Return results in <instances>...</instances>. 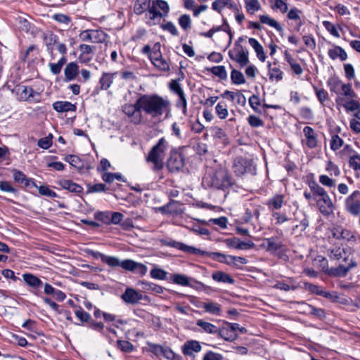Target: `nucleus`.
Returning <instances> with one entry per match:
<instances>
[{
    "label": "nucleus",
    "mask_w": 360,
    "mask_h": 360,
    "mask_svg": "<svg viewBox=\"0 0 360 360\" xmlns=\"http://www.w3.org/2000/svg\"><path fill=\"white\" fill-rule=\"evenodd\" d=\"M153 278L158 280H165L167 278V271L160 268H153L150 272Z\"/></svg>",
    "instance_id": "obj_54"
},
{
    "label": "nucleus",
    "mask_w": 360,
    "mask_h": 360,
    "mask_svg": "<svg viewBox=\"0 0 360 360\" xmlns=\"http://www.w3.org/2000/svg\"><path fill=\"white\" fill-rule=\"evenodd\" d=\"M58 184L63 189L72 193H79L83 191L82 187L69 179H60L58 181Z\"/></svg>",
    "instance_id": "obj_26"
},
{
    "label": "nucleus",
    "mask_w": 360,
    "mask_h": 360,
    "mask_svg": "<svg viewBox=\"0 0 360 360\" xmlns=\"http://www.w3.org/2000/svg\"><path fill=\"white\" fill-rule=\"evenodd\" d=\"M79 74V66L75 62H70L64 69L65 81L70 82L76 79Z\"/></svg>",
    "instance_id": "obj_22"
},
{
    "label": "nucleus",
    "mask_w": 360,
    "mask_h": 360,
    "mask_svg": "<svg viewBox=\"0 0 360 360\" xmlns=\"http://www.w3.org/2000/svg\"><path fill=\"white\" fill-rule=\"evenodd\" d=\"M339 101H340L342 107L344 108L347 112L355 110L359 111L360 110V103L358 101H356L354 98H353V99L349 102H345V103H343L344 101L342 99H339Z\"/></svg>",
    "instance_id": "obj_46"
},
{
    "label": "nucleus",
    "mask_w": 360,
    "mask_h": 360,
    "mask_svg": "<svg viewBox=\"0 0 360 360\" xmlns=\"http://www.w3.org/2000/svg\"><path fill=\"white\" fill-rule=\"evenodd\" d=\"M215 111L219 118L221 120L226 119L229 115L227 105L224 103H217L215 106Z\"/></svg>",
    "instance_id": "obj_51"
},
{
    "label": "nucleus",
    "mask_w": 360,
    "mask_h": 360,
    "mask_svg": "<svg viewBox=\"0 0 360 360\" xmlns=\"http://www.w3.org/2000/svg\"><path fill=\"white\" fill-rule=\"evenodd\" d=\"M22 278L27 285L34 289L39 288L42 285V281L38 277L32 274H24L22 275Z\"/></svg>",
    "instance_id": "obj_36"
},
{
    "label": "nucleus",
    "mask_w": 360,
    "mask_h": 360,
    "mask_svg": "<svg viewBox=\"0 0 360 360\" xmlns=\"http://www.w3.org/2000/svg\"><path fill=\"white\" fill-rule=\"evenodd\" d=\"M169 144L168 141L162 137L160 139L158 143L150 149L146 157L147 163L151 165V169L158 172L161 171L165 165V158L166 153L169 150Z\"/></svg>",
    "instance_id": "obj_2"
},
{
    "label": "nucleus",
    "mask_w": 360,
    "mask_h": 360,
    "mask_svg": "<svg viewBox=\"0 0 360 360\" xmlns=\"http://www.w3.org/2000/svg\"><path fill=\"white\" fill-rule=\"evenodd\" d=\"M172 281L174 283L183 286H189V278L183 274H174L172 276Z\"/></svg>",
    "instance_id": "obj_56"
},
{
    "label": "nucleus",
    "mask_w": 360,
    "mask_h": 360,
    "mask_svg": "<svg viewBox=\"0 0 360 360\" xmlns=\"http://www.w3.org/2000/svg\"><path fill=\"white\" fill-rule=\"evenodd\" d=\"M142 112L152 117H159L170 110V102L166 97L158 94H145L139 98Z\"/></svg>",
    "instance_id": "obj_1"
},
{
    "label": "nucleus",
    "mask_w": 360,
    "mask_h": 360,
    "mask_svg": "<svg viewBox=\"0 0 360 360\" xmlns=\"http://www.w3.org/2000/svg\"><path fill=\"white\" fill-rule=\"evenodd\" d=\"M199 307L204 309L206 312L213 315L220 316L221 314V307L217 302L207 301L201 303Z\"/></svg>",
    "instance_id": "obj_27"
},
{
    "label": "nucleus",
    "mask_w": 360,
    "mask_h": 360,
    "mask_svg": "<svg viewBox=\"0 0 360 360\" xmlns=\"http://www.w3.org/2000/svg\"><path fill=\"white\" fill-rule=\"evenodd\" d=\"M39 193L41 195H45L50 198L57 197V194L55 191L51 190L47 186H40L37 187Z\"/></svg>",
    "instance_id": "obj_64"
},
{
    "label": "nucleus",
    "mask_w": 360,
    "mask_h": 360,
    "mask_svg": "<svg viewBox=\"0 0 360 360\" xmlns=\"http://www.w3.org/2000/svg\"><path fill=\"white\" fill-rule=\"evenodd\" d=\"M122 111L134 124H138L141 122L142 110L139 106V99L134 104H124L122 106Z\"/></svg>",
    "instance_id": "obj_11"
},
{
    "label": "nucleus",
    "mask_w": 360,
    "mask_h": 360,
    "mask_svg": "<svg viewBox=\"0 0 360 360\" xmlns=\"http://www.w3.org/2000/svg\"><path fill=\"white\" fill-rule=\"evenodd\" d=\"M202 349L199 342L190 340L186 342L182 346V352L186 356H192L195 352H199Z\"/></svg>",
    "instance_id": "obj_24"
},
{
    "label": "nucleus",
    "mask_w": 360,
    "mask_h": 360,
    "mask_svg": "<svg viewBox=\"0 0 360 360\" xmlns=\"http://www.w3.org/2000/svg\"><path fill=\"white\" fill-rule=\"evenodd\" d=\"M343 143V140L338 135L333 134L331 136L330 142V149L333 151H336L342 146Z\"/></svg>",
    "instance_id": "obj_53"
},
{
    "label": "nucleus",
    "mask_w": 360,
    "mask_h": 360,
    "mask_svg": "<svg viewBox=\"0 0 360 360\" xmlns=\"http://www.w3.org/2000/svg\"><path fill=\"white\" fill-rule=\"evenodd\" d=\"M154 50L150 54L149 58L153 65L159 70L168 72L170 70V65L168 61L162 57L160 52V44L156 43L153 47Z\"/></svg>",
    "instance_id": "obj_10"
},
{
    "label": "nucleus",
    "mask_w": 360,
    "mask_h": 360,
    "mask_svg": "<svg viewBox=\"0 0 360 360\" xmlns=\"http://www.w3.org/2000/svg\"><path fill=\"white\" fill-rule=\"evenodd\" d=\"M163 244L167 246L172 247L177 250H181L183 252L193 255H198L199 253H202L200 249L194 248L193 246H189L183 243L177 242L173 240H165L163 242Z\"/></svg>",
    "instance_id": "obj_17"
},
{
    "label": "nucleus",
    "mask_w": 360,
    "mask_h": 360,
    "mask_svg": "<svg viewBox=\"0 0 360 360\" xmlns=\"http://www.w3.org/2000/svg\"><path fill=\"white\" fill-rule=\"evenodd\" d=\"M137 262L132 259H125L121 262V267L127 271H134L136 270Z\"/></svg>",
    "instance_id": "obj_63"
},
{
    "label": "nucleus",
    "mask_w": 360,
    "mask_h": 360,
    "mask_svg": "<svg viewBox=\"0 0 360 360\" xmlns=\"http://www.w3.org/2000/svg\"><path fill=\"white\" fill-rule=\"evenodd\" d=\"M140 284L143 290H150L155 294H161L164 292L163 287L153 283L143 281Z\"/></svg>",
    "instance_id": "obj_41"
},
{
    "label": "nucleus",
    "mask_w": 360,
    "mask_h": 360,
    "mask_svg": "<svg viewBox=\"0 0 360 360\" xmlns=\"http://www.w3.org/2000/svg\"><path fill=\"white\" fill-rule=\"evenodd\" d=\"M169 6L164 0H155L152 1V6L146 11L145 18L146 23L149 26L159 24L162 17L167 15Z\"/></svg>",
    "instance_id": "obj_4"
},
{
    "label": "nucleus",
    "mask_w": 360,
    "mask_h": 360,
    "mask_svg": "<svg viewBox=\"0 0 360 360\" xmlns=\"http://www.w3.org/2000/svg\"><path fill=\"white\" fill-rule=\"evenodd\" d=\"M326 171L329 174L330 176H339L340 175V169L339 167L330 160L326 162Z\"/></svg>",
    "instance_id": "obj_48"
},
{
    "label": "nucleus",
    "mask_w": 360,
    "mask_h": 360,
    "mask_svg": "<svg viewBox=\"0 0 360 360\" xmlns=\"http://www.w3.org/2000/svg\"><path fill=\"white\" fill-rule=\"evenodd\" d=\"M184 166V159L181 153L172 150L167 162V167L171 172H179Z\"/></svg>",
    "instance_id": "obj_13"
},
{
    "label": "nucleus",
    "mask_w": 360,
    "mask_h": 360,
    "mask_svg": "<svg viewBox=\"0 0 360 360\" xmlns=\"http://www.w3.org/2000/svg\"><path fill=\"white\" fill-rule=\"evenodd\" d=\"M117 73L103 72L99 79V84L102 90H107L113 82L114 76Z\"/></svg>",
    "instance_id": "obj_35"
},
{
    "label": "nucleus",
    "mask_w": 360,
    "mask_h": 360,
    "mask_svg": "<svg viewBox=\"0 0 360 360\" xmlns=\"http://www.w3.org/2000/svg\"><path fill=\"white\" fill-rule=\"evenodd\" d=\"M95 49L94 46L88 44H81L79 47L80 51L79 60L82 63H88L93 58V53Z\"/></svg>",
    "instance_id": "obj_20"
},
{
    "label": "nucleus",
    "mask_w": 360,
    "mask_h": 360,
    "mask_svg": "<svg viewBox=\"0 0 360 360\" xmlns=\"http://www.w3.org/2000/svg\"><path fill=\"white\" fill-rule=\"evenodd\" d=\"M169 89L176 94L178 96H181L184 94V92L179 82L176 79H172L169 84Z\"/></svg>",
    "instance_id": "obj_61"
},
{
    "label": "nucleus",
    "mask_w": 360,
    "mask_h": 360,
    "mask_svg": "<svg viewBox=\"0 0 360 360\" xmlns=\"http://www.w3.org/2000/svg\"><path fill=\"white\" fill-rule=\"evenodd\" d=\"M229 58L240 67H245L249 63V53L238 41H236L233 49L229 51Z\"/></svg>",
    "instance_id": "obj_7"
},
{
    "label": "nucleus",
    "mask_w": 360,
    "mask_h": 360,
    "mask_svg": "<svg viewBox=\"0 0 360 360\" xmlns=\"http://www.w3.org/2000/svg\"><path fill=\"white\" fill-rule=\"evenodd\" d=\"M305 143L309 148H314L318 146V135L311 127L306 126L303 129Z\"/></svg>",
    "instance_id": "obj_18"
},
{
    "label": "nucleus",
    "mask_w": 360,
    "mask_h": 360,
    "mask_svg": "<svg viewBox=\"0 0 360 360\" xmlns=\"http://www.w3.org/2000/svg\"><path fill=\"white\" fill-rule=\"evenodd\" d=\"M143 295L134 290L133 288H127L125 292L122 295V299L127 303L136 304L141 300Z\"/></svg>",
    "instance_id": "obj_21"
},
{
    "label": "nucleus",
    "mask_w": 360,
    "mask_h": 360,
    "mask_svg": "<svg viewBox=\"0 0 360 360\" xmlns=\"http://www.w3.org/2000/svg\"><path fill=\"white\" fill-rule=\"evenodd\" d=\"M310 191L314 193V200L319 212L323 216L333 214L335 206L328 192L316 182L309 184Z\"/></svg>",
    "instance_id": "obj_3"
},
{
    "label": "nucleus",
    "mask_w": 360,
    "mask_h": 360,
    "mask_svg": "<svg viewBox=\"0 0 360 360\" xmlns=\"http://www.w3.org/2000/svg\"><path fill=\"white\" fill-rule=\"evenodd\" d=\"M217 335L224 340L229 342H233L238 338V335L233 333L229 326L228 327L218 328Z\"/></svg>",
    "instance_id": "obj_30"
},
{
    "label": "nucleus",
    "mask_w": 360,
    "mask_h": 360,
    "mask_svg": "<svg viewBox=\"0 0 360 360\" xmlns=\"http://www.w3.org/2000/svg\"><path fill=\"white\" fill-rule=\"evenodd\" d=\"M269 68V76L271 80L275 79L278 82L283 79V72L280 70V68L275 67L271 68V63L268 64Z\"/></svg>",
    "instance_id": "obj_47"
},
{
    "label": "nucleus",
    "mask_w": 360,
    "mask_h": 360,
    "mask_svg": "<svg viewBox=\"0 0 360 360\" xmlns=\"http://www.w3.org/2000/svg\"><path fill=\"white\" fill-rule=\"evenodd\" d=\"M202 253H199L198 255L210 257L219 262L224 263L229 265L231 264V255H226L221 252H209L203 250H202Z\"/></svg>",
    "instance_id": "obj_25"
},
{
    "label": "nucleus",
    "mask_w": 360,
    "mask_h": 360,
    "mask_svg": "<svg viewBox=\"0 0 360 360\" xmlns=\"http://www.w3.org/2000/svg\"><path fill=\"white\" fill-rule=\"evenodd\" d=\"M228 247L233 248L238 250H248L255 247V243L250 240L248 242L241 241L239 238H232L225 240Z\"/></svg>",
    "instance_id": "obj_19"
},
{
    "label": "nucleus",
    "mask_w": 360,
    "mask_h": 360,
    "mask_svg": "<svg viewBox=\"0 0 360 360\" xmlns=\"http://www.w3.org/2000/svg\"><path fill=\"white\" fill-rule=\"evenodd\" d=\"M284 202V195L282 194H277L270 198L267 202V205L269 207H272L275 210H279L281 208Z\"/></svg>",
    "instance_id": "obj_40"
},
{
    "label": "nucleus",
    "mask_w": 360,
    "mask_h": 360,
    "mask_svg": "<svg viewBox=\"0 0 360 360\" xmlns=\"http://www.w3.org/2000/svg\"><path fill=\"white\" fill-rule=\"evenodd\" d=\"M212 278L214 281L218 283H230L233 284L234 283V279L231 278L228 274H226L223 271H216L212 274Z\"/></svg>",
    "instance_id": "obj_38"
},
{
    "label": "nucleus",
    "mask_w": 360,
    "mask_h": 360,
    "mask_svg": "<svg viewBox=\"0 0 360 360\" xmlns=\"http://www.w3.org/2000/svg\"><path fill=\"white\" fill-rule=\"evenodd\" d=\"M356 266V262L351 259L347 266L339 265L337 268L331 269L329 274L335 276H345L351 269Z\"/></svg>",
    "instance_id": "obj_28"
},
{
    "label": "nucleus",
    "mask_w": 360,
    "mask_h": 360,
    "mask_svg": "<svg viewBox=\"0 0 360 360\" xmlns=\"http://www.w3.org/2000/svg\"><path fill=\"white\" fill-rule=\"evenodd\" d=\"M111 212H97L94 214L96 219L102 221L105 224H110Z\"/></svg>",
    "instance_id": "obj_57"
},
{
    "label": "nucleus",
    "mask_w": 360,
    "mask_h": 360,
    "mask_svg": "<svg viewBox=\"0 0 360 360\" xmlns=\"http://www.w3.org/2000/svg\"><path fill=\"white\" fill-rule=\"evenodd\" d=\"M117 347L124 352H131L134 349V346L126 340H117Z\"/></svg>",
    "instance_id": "obj_59"
},
{
    "label": "nucleus",
    "mask_w": 360,
    "mask_h": 360,
    "mask_svg": "<svg viewBox=\"0 0 360 360\" xmlns=\"http://www.w3.org/2000/svg\"><path fill=\"white\" fill-rule=\"evenodd\" d=\"M328 55L332 60L339 58L341 61H345L347 58V54L345 51L339 46H334L333 48L329 49Z\"/></svg>",
    "instance_id": "obj_29"
},
{
    "label": "nucleus",
    "mask_w": 360,
    "mask_h": 360,
    "mask_svg": "<svg viewBox=\"0 0 360 360\" xmlns=\"http://www.w3.org/2000/svg\"><path fill=\"white\" fill-rule=\"evenodd\" d=\"M67 58L65 56H63L57 63H49L50 71L53 75H58L62 70L63 66L66 63Z\"/></svg>",
    "instance_id": "obj_45"
},
{
    "label": "nucleus",
    "mask_w": 360,
    "mask_h": 360,
    "mask_svg": "<svg viewBox=\"0 0 360 360\" xmlns=\"http://www.w3.org/2000/svg\"><path fill=\"white\" fill-rule=\"evenodd\" d=\"M248 42L255 50L258 59L262 62L265 61L266 57L264 51V49L259 42L255 38H249Z\"/></svg>",
    "instance_id": "obj_31"
},
{
    "label": "nucleus",
    "mask_w": 360,
    "mask_h": 360,
    "mask_svg": "<svg viewBox=\"0 0 360 360\" xmlns=\"http://www.w3.org/2000/svg\"><path fill=\"white\" fill-rule=\"evenodd\" d=\"M328 86L331 93H334L339 96L344 94L345 96H352L353 89L350 84H345L338 77H330L327 81Z\"/></svg>",
    "instance_id": "obj_6"
},
{
    "label": "nucleus",
    "mask_w": 360,
    "mask_h": 360,
    "mask_svg": "<svg viewBox=\"0 0 360 360\" xmlns=\"http://www.w3.org/2000/svg\"><path fill=\"white\" fill-rule=\"evenodd\" d=\"M319 183L326 187L333 188L336 185V181L334 179L326 174H321L319 176Z\"/></svg>",
    "instance_id": "obj_50"
},
{
    "label": "nucleus",
    "mask_w": 360,
    "mask_h": 360,
    "mask_svg": "<svg viewBox=\"0 0 360 360\" xmlns=\"http://www.w3.org/2000/svg\"><path fill=\"white\" fill-rule=\"evenodd\" d=\"M233 184V181L224 169H219L215 172L211 178V186L217 189H226Z\"/></svg>",
    "instance_id": "obj_5"
},
{
    "label": "nucleus",
    "mask_w": 360,
    "mask_h": 360,
    "mask_svg": "<svg viewBox=\"0 0 360 360\" xmlns=\"http://www.w3.org/2000/svg\"><path fill=\"white\" fill-rule=\"evenodd\" d=\"M265 245L266 250L271 252H275L282 247L281 242L274 238H266Z\"/></svg>",
    "instance_id": "obj_44"
},
{
    "label": "nucleus",
    "mask_w": 360,
    "mask_h": 360,
    "mask_svg": "<svg viewBox=\"0 0 360 360\" xmlns=\"http://www.w3.org/2000/svg\"><path fill=\"white\" fill-rule=\"evenodd\" d=\"M163 244L167 246L172 247L177 250H181L183 252L193 255H198L199 253H202L200 249L194 248L193 246H189L183 243L177 242L173 240H165L163 242Z\"/></svg>",
    "instance_id": "obj_16"
},
{
    "label": "nucleus",
    "mask_w": 360,
    "mask_h": 360,
    "mask_svg": "<svg viewBox=\"0 0 360 360\" xmlns=\"http://www.w3.org/2000/svg\"><path fill=\"white\" fill-rule=\"evenodd\" d=\"M305 311L309 314H313L314 316L323 318L325 316L324 311L321 308H316L314 306L305 304Z\"/></svg>",
    "instance_id": "obj_55"
},
{
    "label": "nucleus",
    "mask_w": 360,
    "mask_h": 360,
    "mask_svg": "<svg viewBox=\"0 0 360 360\" xmlns=\"http://www.w3.org/2000/svg\"><path fill=\"white\" fill-rule=\"evenodd\" d=\"M245 8L248 13L255 14L261 9V5L259 0H244Z\"/></svg>",
    "instance_id": "obj_39"
},
{
    "label": "nucleus",
    "mask_w": 360,
    "mask_h": 360,
    "mask_svg": "<svg viewBox=\"0 0 360 360\" xmlns=\"http://www.w3.org/2000/svg\"><path fill=\"white\" fill-rule=\"evenodd\" d=\"M222 97L229 98L231 101H233L236 98H238V102L240 103V98H244L243 95L240 92H233L229 90H226L223 94H221Z\"/></svg>",
    "instance_id": "obj_60"
},
{
    "label": "nucleus",
    "mask_w": 360,
    "mask_h": 360,
    "mask_svg": "<svg viewBox=\"0 0 360 360\" xmlns=\"http://www.w3.org/2000/svg\"><path fill=\"white\" fill-rule=\"evenodd\" d=\"M178 22L184 30H188L191 25V17L187 14H184L179 17Z\"/></svg>",
    "instance_id": "obj_58"
},
{
    "label": "nucleus",
    "mask_w": 360,
    "mask_h": 360,
    "mask_svg": "<svg viewBox=\"0 0 360 360\" xmlns=\"http://www.w3.org/2000/svg\"><path fill=\"white\" fill-rule=\"evenodd\" d=\"M53 109L59 112L75 111L76 106L68 101H57L53 104Z\"/></svg>",
    "instance_id": "obj_32"
},
{
    "label": "nucleus",
    "mask_w": 360,
    "mask_h": 360,
    "mask_svg": "<svg viewBox=\"0 0 360 360\" xmlns=\"http://www.w3.org/2000/svg\"><path fill=\"white\" fill-rule=\"evenodd\" d=\"M328 256L333 260L338 261L340 259H344L345 261L347 260L346 252L344 248L340 247H335L328 250Z\"/></svg>",
    "instance_id": "obj_33"
},
{
    "label": "nucleus",
    "mask_w": 360,
    "mask_h": 360,
    "mask_svg": "<svg viewBox=\"0 0 360 360\" xmlns=\"http://www.w3.org/2000/svg\"><path fill=\"white\" fill-rule=\"evenodd\" d=\"M349 165L354 171L360 170V155H352L349 160Z\"/></svg>",
    "instance_id": "obj_62"
},
{
    "label": "nucleus",
    "mask_w": 360,
    "mask_h": 360,
    "mask_svg": "<svg viewBox=\"0 0 360 360\" xmlns=\"http://www.w3.org/2000/svg\"><path fill=\"white\" fill-rule=\"evenodd\" d=\"M196 326L200 327L202 332L208 334L215 335L218 331V328L216 326L202 319L198 320Z\"/></svg>",
    "instance_id": "obj_34"
},
{
    "label": "nucleus",
    "mask_w": 360,
    "mask_h": 360,
    "mask_svg": "<svg viewBox=\"0 0 360 360\" xmlns=\"http://www.w3.org/2000/svg\"><path fill=\"white\" fill-rule=\"evenodd\" d=\"M18 98L20 101L37 100L36 97H39V94L34 91L30 86H19L14 90Z\"/></svg>",
    "instance_id": "obj_15"
},
{
    "label": "nucleus",
    "mask_w": 360,
    "mask_h": 360,
    "mask_svg": "<svg viewBox=\"0 0 360 360\" xmlns=\"http://www.w3.org/2000/svg\"><path fill=\"white\" fill-rule=\"evenodd\" d=\"M211 72L221 79H227V72L223 65L214 66L210 69Z\"/></svg>",
    "instance_id": "obj_52"
},
{
    "label": "nucleus",
    "mask_w": 360,
    "mask_h": 360,
    "mask_svg": "<svg viewBox=\"0 0 360 360\" xmlns=\"http://www.w3.org/2000/svg\"><path fill=\"white\" fill-rule=\"evenodd\" d=\"M225 7L232 11L237 10V5L233 0H215L212 4V8L218 13H221Z\"/></svg>",
    "instance_id": "obj_23"
},
{
    "label": "nucleus",
    "mask_w": 360,
    "mask_h": 360,
    "mask_svg": "<svg viewBox=\"0 0 360 360\" xmlns=\"http://www.w3.org/2000/svg\"><path fill=\"white\" fill-rule=\"evenodd\" d=\"M255 166L250 159L238 157L233 161V170L237 176H242L248 172L255 173Z\"/></svg>",
    "instance_id": "obj_9"
},
{
    "label": "nucleus",
    "mask_w": 360,
    "mask_h": 360,
    "mask_svg": "<svg viewBox=\"0 0 360 360\" xmlns=\"http://www.w3.org/2000/svg\"><path fill=\"white\" fill-rule=\"evenodd\" d=\"M79 37L84 41L103 43L105 41L107 34L102 30H87L82 32Z\"/></svg>",
    "instance_id": "obj_12"
},
{
    "label": "nucleus",
    "mask_w": 360,
    "mask_h": 360,
    "mask_svg": "<svg viewBox=\"0 0 360 360\" xmlns=\"http://www.w3.org/2000/svg\"><path fill=\"white\" fill-rule=\"evenodd\" d=\"M333 236L338 240H344L348 242H356L359 238V236L342 226H337L333 228L332 231Z\"/></svg>",
    "instance_id": "obj_14"
},
{
    "label": "nucleus",
    "mask_w": 360,
    "mask_h": 360,
    "mask_svg": "<svg viewBox=\"0 0 360 360\" xmlns=\"http://www.w3.org/2000/svg\"><path fill=\"white\" fill-rule=\"evenodd\" d=\"M259 20L262 23L268 25L269 26L275 28L278 32H281L283 30L281 25L276 20L271 18L267 15H259Z\"/></svg>",
    "instance_id": "obj_42"
},
{
    "label": "nucleus",
    "mask_w": 360,
    "mask_h": 360,
    "mask_svg": "<svg viewBox=\"0 0 360 360\" xmlns=\"http://www.w3.org/2000/svg\"><path fill=\"white\" fill-rule=\"evenodd\" d=\"M231 79L235 84H243L245 83V79L243 73L235 69H233L231 72Z\"/></svg>",
    "instance_id": "obj_49"
},
{
    "label": "nucleus",
    "mask_w": 360,
    "mask_h": 360,
    "mask_svg": "<svg viewBox=\"0 0 360 360\" xmlns=\"http://www.w3.org/2000/svg\"><path fill=\"white\" fill-rule=\"evenodd\" d=\"M344 207L347 212L352 216L360 214V191L354 190L344 200Z\"/></svg>",
    "instance_id": "obj_8"
},
{
    "label": "nucleus",
    "mask_w": 360,
    "mask_h": 360,
    "mask_svg": "<svg viewBox=\"0 0 360 360\" xmlns=\"http://www.w3.org/2000/svg\"><path fill=\"white\" fill-rule=\"evenodd\" d=\"M101 260L107 264L109 266L116 267L121 266V262L117 257L108 256L102 253H98Z\"/></svg>",
    "instance_id": "obj_43"
},
{
    "label": "nucleus",
    "mask_w": 360,
    "mask_h": 360,
    "mask_svg": "<svg viewBox=\"0 0 360 360\" xmlns=\"http://www.w3.org/2000/svg\"><path fill=\"white\" fill-rule=\"evenodd\" d=\"M152 6L150 0H136L134 4V13L141 15L150 9Z\"/></svg>",
    "instance_id": "obj_37"
}]
</instances>
